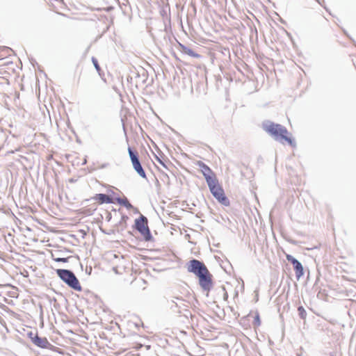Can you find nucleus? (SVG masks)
Segmentation results:
<instances>
[{
	"label": "nucleus",
	"instance_id": "f257e3e1",
	"mask_svg": "<svg viewBox=\"0 0 356 356\" xmlns=\"http://www.w3.org/2000/svg\"><path fill=\"white\" fill-rule=\"evenodd\" d=\"M263 129L270 135L275 138L284 139L289 145L293 146V140L291 138V135L287 129L279 124L268 122L263 124Z\"/></svg>",
	"mask_w": 356,
	"mask_h": 356
},
{
	"label": "nucleus",
	"instance_id": "f03ea898",
	"mask_svg": "<svg viewBox=\"0 0 356 356\" xmlns=\"http://www.w3.org/2000/svg\"><path fill=\"white\" fill-rule=\"evenodd\" d=\"M56 273L60 278L67 283L71 288L78 291H81V286L72 272L68 270L58 269Z\"/></svg>",
	"mask_w": 356,
	"mask_h": 356
},
{
	"label": "nucleus",
	"instance_id": "7ed1b4c3",
	"mask_svg": "<svg viewBox=\"0 0 356 356\" xmlns=\"http://www.w3.org/2000/svg\"><path fill=\"white\" fill-rule=\"evenodd\" d=\"M212 195L218 200L219 202L227 205L229 204V200L225 196L223 188L219 184L218 181H216L210 184H208Z\"/></svg>",
	"mask_w": 356,
	"mask_h": 356
},
{
	"label": "nucleus",
	"instance_id": "20e7f679",
	"mask_svg": "<svg viewBox=\"0 0 356 356\" xmlns=\"http://www.w3.org/2000/svg\"><path fill=\"white\" fill-rule=\"evenodd\" d=\"M187 270L188 272L195 275L197 277L208 270L205 264L197 259H192L188 262Z\"/></svg>",
	"mask_w": 356,
	"mask_h": 356
},
{
	"label": "nucleus",
	"instance_id": "39448f33",
	"mask_svg": "<svg viewBox=\"0 0 356 356\" xmlns=\"http://www.w3.org/2000/svg\"><path fill=\"white\" fill-rule=\"evenodd\" d=\"M212 275L210 272L207 270L203 274L200 275L198 278L199 284L201 288L206 291H209L213 286Z\"/></svg>",
	"mask_w": 356,
	"mask_h": 356
},
{
	"label": "nucleus",
	"instance_id": "423d86ee",
	"mask_svg": "<svg viewBox=\"0 0 356 356\" xmlns=\"http://www.w3.org/2000/svg\"><path fill=\"white\" fill-rule=\"evenodd\" d=\"M135 222L138 231L147 239V236H149L150 232L147 225V218L141 216L139 218L136 220Z\"/></svg>",
	"mask_w": 356,
	"mask_h": 356
},
{
	"label": "nucleus",
	"instance_id": "0eeeda50",
	"mask_svg": "<svg viewBox=\"0 0 356 356\" xmlns=\"http://www.w3.org/2000/svg\"><path fill=\"white\" fill-rule=\"evenodd\" d=\"M197 165L201 168V172L205 178L207 184H210L218 180L214 172L207 165L200 161L197 163Z\"/></svg>",
	"mask_w": 356,
	"mask_h": 356
},
{
	"label": "nucleus",
	"instance_id": "6e6552de",
	"mask_svg": "<svg viewBox=\"0 0 356 356\" xmlns=\"http://www.w3.org/2000/svg\"><path fill=\"white\" fill-rule=\"evenodd\" d=\"M286 258L289 262H291L293 264V268L296 271V277L299 279L304 274L303 267L302 264L296 259L293 258L290 254H286Z\"/></svg>",
	"mask_w": 356,
	"mask_h": 356
},
{
	"label": "nucleus",
	"instance_id": "1a4fd4ad",
	"mask_svg": "<svg viewBox=\"0 0 356 356\" xmlns=\"http://www.w3.org/2000/svg\"><path fill=\"white\" fill-rule=\"evenodd\" d=\"M92 199L96 201L99 204L104 203H113V198L106 194H96Z\"/></svg>",
	"mask_w": 356,
	"mask_h": 356
},
{
	"label": "nucleus",
	"instance_id": "9d476101",
	"mask_svg": "<svg viewBox=\"0 0 356 356\" xmlns=\"http://www.w3.org/2000/svg\"><path fill=\"white\" fill-rule=\"evenodd\" d=\"M33 343L35 346L42 348H47L49 347V346H50V343L47 339V338H41L38 337V334L34 335V338L33 339Z\"/></svg>",
	"mask_w": 356,
	"mask_h": 356
},
{
	"label": "nucleus",
	"instance_id": "9b49d317",
	"mask_svg": "<svg viewBox=\"0 0 356 356\" xmlns=\"http://www.w3.org/2000/svg\"><path fill=\"white\" fill-rule=\"evenodd\" d=\"M133 166L136 171L142 177H145V172L143 170L140 162L138 161V157H131Z\"/></svg>",
	"mask_w": 356,
	"mask_h": 356
},
{
	"label": "nucleus",
	"instance_id": "f8f14e48",
	"mask_svg": "<svg viewBox=\"0 0 356 356\" xmlns=\"http://www.w3.org/2000/svg\"><path fill=\"white\" fill-rule=\"evenodd\" d=\"M179 47L184 54H186L190 56L194 57V58H200V55L193 51L192 49L186 47L184 44H179Z\"/></svg>",
	"mask_w": 356,
	"mask_h": 356
},
{
	"label": "nucleus",
	"instance_id": "ddd939ff",
	"mask_svg": "<svg viewBox=\"0 0 356 356\" xmlns=\"http://www.w3.org/2000/svg\"><path fill=\"white\" fill-rule=\"evenodd\" d=\"M252 325L254 327H257L261 325L259 314L257 312L254 313Z\"/></svg>",
	"mask_w": 356,
	"mask_h": 356
},
{
	"label": "nucleus",
	"instance_id": "4468645a",
	"mask_svg": "<svg viewBox=\"0 0 356 356\" xmlns=\"http://www.w3.org/2000/svg\"><path fill=\"white\" fill-rule=\"evenodd\" d=\"M298 311L299 312V315L300 316V317L302 318V319H305L306 318V316H307V313H306V311L305 309H304V307L302 306H300L298 308Z\"/></svg>",
	"mask_w": 356,
	"mask_h": 356
},
{
	"label": "nucleus",
	"instance_id": "2eb2a0df",
	"mask_svg": "<svg viewBox=\"0 0 356 356\" xmlns=\"http://www.w3.org/2000/svg\"><path fill=\"white\" fill-rule=\"evenodd\" d=\"M167 157H159V156H156L155 157L156 159V161L159 163L160 164H161L163 166H164L165 168H167V165L165 163V159Z\"/></svg>",
	"mask_w": 356,
	"mask_h": 356
},
{
	"label": "nucleus",
	"instance_id": "dca6fc26",
	"mask_svg": "<svg viewBox=\"0 0 356 356\" xmlns=\"http://www.w3.org/2000/svg\"><path fill=\"white\" fill-rule=\"evenodd\" d=\"M92 63H93L95 69L97 70V72H100L101 68H100V66H99V65L98 63L97 60L95 58L92 57Z\"/></svg>",
	"mask_w": 356,
	"mask_h": 356
},
{
	"label": "nucleus",
	"instance_id": "f3484780",
	"mask_svg": "<svg viewBox=\"0 0 356 356\" xmlns=\"http://www.w3.org/2000/svg\"><path fill=\"white\" fill-rule=\"evenodd\" d=\"M53 259L57 262H67V258H60V257H53Z\"/></svg>",
	"mask_w": 356,
	"mask_h": 356
},
{
	"label": "nucleus",
	"instance_id": "a211bd4d",
	"mask_svg": "<svg viewBox=\"0 0 356 356\" xmlns=\"http://www.w3.org/2000/svg\"><path fill=\"white\" fill-rule=\"evenodd\" d=\"M35 334H38L37 333H33L32 332H29L28 334L29 335V337L31 339V341H33V339L34 338V335Z\"/></svg>",
	"mask_w": 356,
	"mask_h": 356
},
{
	"label": "nucleus",
	"instance_id": "6ab92c4d",
	"mask_svg": "<svg viewBox=\"0 0 356 356\" xmlns=\"http://www.w3.org/2000/svg\"><path fill=\"white\" fill-rule=\"evenodd\" d=\"M124 205H125L127 208H130V207H131V204L129 202H127V201L124 203Z\"/></svg>",
	"mask_w": 356,
	"mask_h": 356
},
{
	"label": "nucleus",
	"instance_id": "aec40b11",
	"mask_svg": "<svg viewBox=\"0 0 356 356\" xmlns=\"http://www.w3.org/2000/svg\"><path fill=\"white\" fill-rule=\"evenodd\" d=\"M82 163L83 164H85L86 163V159L85 157H82Z\"/></svg>",
	"mask_w": 356,
	"mask_h": 356
},
{
	"label": "nucleus",
	"instance_id": "412c9836",
	"mask_svg": "<svg viewBox=\"0 0 356 356\" xmlns=\"http://www.w3.org/2000/svg\"><path fill=\"white\" fill-rule=\"evenodd\" d=\"M129 154H130V156H134V154L132 153L131 149H129Z\"/></svg>",
	"mask_w": 356,
	"mask_h": 356
}]
</instances>
